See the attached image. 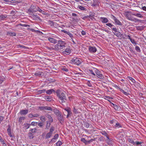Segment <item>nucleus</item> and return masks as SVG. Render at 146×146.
Listing matches in <instances>:
<instances>
[{
    "mask_svg": "<svg viewBox=\"0 0 146 146\" xmlns=\"http://www.w3.org/2000/svg\"><path fill=\"white\" fill-rule=\"evenodd\" d=\"M100 133L106 137L108 135L105 131H102L100 132Z\"/></svg>",
    "mask_w": 146,
    "mask_h": 146,
    "instance_id": "obj_30",
    "label": "nucleus"
},
{
    "mask_svg": "<svg viewBox=\"0 0 146 146\" xmlns=\"http://www.w3.org/2000/svg\"><path fill=\"white\" fill-rule=\"evenodd\" d=\"M5 80V78L4 77L0 76V84H2Z\"/></svg>",
    "mask_w": 146,
    "mask_h": 146,
    "instance_id": "obj_43",
    "label": "nucleus"
},
{
    "mask_svg": "<svg viewBox=\"0 0 146 146\" xmlns=\"http://www.w3.org/2000/svg\"><path fill=\"white\" fill-rule=\"evenodd\" d=\"M135 50L137 52H140L141 50L140 48L137 46H136L135 47Z\"/></svg>",
    "mask_w": 146,
    "mask_h": 146,
    "instance_id": "obj_46",
    "label": "nucleus"
},
{
    "mask_svg": "<svg viewBox=\"0 0 146 146\" xmlns=\"http://www.w3.org/2000/svg\"><path fill=\"white\" fill-rule=\"evenodd\" d=\"M84 126L85 127L87 128H88L89 127L90 125L89 123L86 122H84Z\"/></svg>",
    "mask_w": 146,
    "mask_h": 146,
    "instance_id": "obj_42",
    "label": "nucleus"
},
{
    "mask_svg": "<svg viewBox=\"0 0 146 146\" xmlns=\"http://www.w3.org/2000/svg\"><path fill=\"white\" fill-rule=\"evenodd\" d=\"M7 17V15H0V21L2 20H3L5 18H6Z\"/></svg>",
    "mask_w": 146,
    "mask_h": 146,
    "instance_id": "obj_24",
    "label": "nucleus"
},
{
    "mask_svg": "<svg viewBox=\"0 0 146 146\" xmlns=\"http://www.w3.org/2000/svg\"><path fill=\"white\" fill-rule=\"evenodd\" d=\"M130 41L133 44L136 45L137 44V43L134 40V39H130Z\"/></svg>",
    "mask_w": 146,
    "mask_h": 146,
    "instance_id": "obj_49",
    "label": "nucleus"
},
{
    "mask_svg": "<svg viewBox=\"0 0 146 146\" xmlns=\"http://www.w3.org/2000/svg\"><path fill=\"white\" fill-rule=\"evenodd\" d=\"M59 137V135L58 134H56L54 136V138L52 139L51 141H53L54 139H57Z\"/></svg>",
    "mask_w": 146,
    "mask_h": 146,
    "instance_id": "obj_36",
    "label": "nucleus"
},
{
    "mask_svg": "<svg viewBox=\"0 0 146 146\" xmlns=\"http://www.w3.org/2000/svg\"><path fill=\"white\" fill-rule=\"evenodd\" d=\"M94 69H96L95 68H93L92 70L89 69V71L90 72V73L91 74L93 75L94 76H96L95 73L96 70H94Z\"/></svg>",
    "mask_w": 146,
    "mask_h": 146,
    "instance_id": "obj_20",
    "label": "nucleus"
},
{
    "mask_svg": "<svg viewBox=\"0 0 146 146\" xmlns=\"http://www.w3.org/2000/svg\"><path fill=\"white\" fill-rule=\"evenodd\" d=\"M45 110L51 111H52V108L49 106H45Z\"/></svg>",
    "mask_w": 146,
    "mask_h": 146,
    "instance_id": "obj_53",
    "label": "nucleus"
},
{
    "mask_svg": "<svg viewBox=\"0 0 146 146\" xmlns=\"http://www.w3.org/2000/svg\"><path fill=\"white\" fill-rule=\"evenodd\" d=\"M45 92H46V90L44 89L43 90H40L38 91V92L40 94L44 93Z\"/></svg>",
    "mask_w": 146,
    "mask_h": 146,
    "instance_id": "obj_48",
    "label": "nucleus"
},
{
    "mask_svg": "<svg viewBox=\"0 0 146 146\" xmlns=\"http://www.w3.org/2000/svg\"><path fill=\"white\" fill-rule=\"evenodd\" d=\"M89 52L92 53H94L97 51V49L94 46H89L88 48Z\"/></svg>",
    "mask_w": 146,
    "mask_h": 146,
    "instance_id": "obj_10",
    "label": "nucleus"
},
{
    "mask_svg": "<svg viewBox=\"0 0 146 146\" xmlns=\"http://www.w3.org/2000/svg\"><path fill=\"white\" fill-rule=\"evenodd\" d=\"M44 98L45 100L51 102L53 100V98L51 96H44Z\"/></svg>",
    "mask_w": 146,
    "mask_h": 146,
    "instance_id": "obj_15",
    "label": "nucleus"
},
{
    "mask_svg": "<svg viewBox=\"0 0 146 146\" xmlns=\"http://www.w3.org/2000/svg\"><path fill=\"white\" fill-rule=\"evenodd\" d=\"M56 93L59 100L66 99V98L65 94L62 92H61L60 90H57L56 91Z\"/></svg>",
    "mask_w": 146,
    "mask_h": 146,
    "instance_id": "obj_2",
    "label": "nucleus"
},
{
    "mask_svg": "<svg viewBox=\"0 0 146 146\" xmlns=\"http://www.w3.org/2000/svg\"><path fill=\"white\" fill-rule=\"evenodd\" d=\"M114 126L117 128H121L122 127V126L121 124L118 122L116 123Z\"/></svg>",
    "mask_w": 146,
    "mask_h": 146,
    "instance_id": "obj_29",
    "label": "nucleus"
},
{
    "mask_svg": "<svg viewBox=\"0 0 146 146\" xmlns=\"http://www.w3.org/2000/svg\"><path fill=\"white\" fill-rule=\"evenodd\" d=\"M51 125V123H49V121H46V129H48Z\"/></svg>",
    "mask_w": 146,
    "mask_h": 146,
    "instance_id": "obj_40",
    "label": "nucleus"
},
{
    "mask_svg": "<svg viewBox=\"0 0 146 146\" xmlns=\"http://www.w3.org/2000/svg\"><path fill=\"white\" fill-rule=\"evenodd\" d=\"M42 72L40 71H37L35 73V75L36 76H40L42 74Z\"/></svg>",
    "mask_w": 146,
    "mask_h": 146,
    "instance_id": "obj_33",
    "label": "nucleus"
},
{
    "mask_svg": "<svg viewBox=\"0 0 146 146\" xmlns=\"http://www.w3.org/2000/svg\"><path fill=\"white\" fill-rule=\"evenodd\" d=\"M119 90L122 93L124 94L126 96H128L129 94L127 92H125L124 90L121 88L119 89Z\"/></svg>",
    "mask_w": 146,
    "mask_h": 146,
    "instance_id": "obj_31",
    "label": "nucleus"
},
{
    "mask_svg": "<svg viewBox=\"0 0 146 146\" xmlns=\"http://www.w3.org/2000/svg\"><path fill=\"white\" fill-rule=\"evenodd\" d=\"M40 13L44 15H46L47 14V13H46L45 11H43V10L42 11H41Z\"/></svg>",
    "mask_w": 146,
    "mask_h": 146,
    "instance_id": "obj_62",
    "label": "nucleus"
},
{
    "mask_svg": "<svg viewBox=\"0 0 146 146\" xmlns=\"http://www.w3.org/2000/svg\"><path fill=\"white\" fill-rule=\"evenodd\" d=\"M38 125L41 128H42L43 126V124L42 123L40 122L38 123Z\"/></svg>",
    "mask_w": 146,
    "mask_h": 146,
    "instance_id": "obj_57",
    "label": "nucleus"
},
{
    "mask_svg": "<svg viewBox=\"0 0 146 146\" xmlns=\"http://www.w3.org/2000/svg\"><path fill=\"white\" fill-rule=\"evenodd\" d=\"M111 18L114 21L116 25H121V23L117 18L113 15H111Z\"/></svg>",
    "mask_w": 146,
    "mask_h": 146,
    "instance_id": "obj_8",
    "label": "nucleus"
},
{
    "mask_svg": "<svg viewBox=\"0 0 146 146\" xmlns=\"http://www.w3.org/2000/svg\"><path fill=\"white\" fill-rule=\"evenodd\" d=\"M28 110H20V113L21 115H26L28 113Z\"/></svg>",
    "mask_w": 146,
    "mask_h": 146,
    "instance_id": "obj_16",
    "label": "nucleus"
},
{
    "mask_svg": "<svg viewBox=\"0 0 146 146\" xmlns=\"http://www.w3.org/2000/svg\"><path fill=\"white\" fill-rule=\"evenodd\" d=\"M78 8L80 10L82 11H86V8L80 5H78Z\"/></svg>",
    "mask_w": 146,
    "mask_h": 146,
    "instance_id": "obj_32",
    "label": "nucleus"
},
{
    "mask_svg": "<svg viewBox=\"0 0 146 146\" xmlns=\"http://www.w3.org/2000/svg\"><path fill=\"white\" fill-rule=\"evenodd\" d=\"M100 20L103 23H106L109 22L108 19L105 17H101Z\"/></svg>",
    "mask_w": 146,
    "mask_h": 146,
    "instance_id": "obj_11",
    "label": "nucleus"
},
{
    "mask_svg": "<svg viewBox=\"0 0 146 146\" xmlns=\"http://www.w3.org/2000/svg\"><path fill=\"white\" fill-rule=\"evenodd\" d=\"M31 124L28 123H25L24 124V127L26 129H27L29 128Z\"/></svg>",
    "mask_w": 146,
    "mask_h": 146,
    "instance_id": "obj_35",
    "label": "nucleus"
},
{
    "mask_svg": "<svg viewBox=\"0 0 146 146\" xmlns=\"http://www.w3.org/2000/svg\"><path fill=\"white\" fill-rule=\"evenodd\" d=\"M70 62L72 64L78 65L81 64V60L78 58H75L71 60Z\"/></svg>",
    "mask_w": 146,
    "mask_h": 146,
    "instance_id": "obj_4",
    "label": "nucleus"
},
{
    "mask_svg": "<svg viewBox=\"0 0 146 146\" xmlns=\"http://www.w3.org/2000/svg\"><path fill=\"white\" fill-rule=\"evenodd\" d=\"M25 119V117H21L19 119V122L21 123L23 120H24Z\"/></svg>",
    "mask_w": 146,
    "mask_h": 146,
    "instance_id": "obj_45",
    "label": "nucleus"
},
{
    "mask_svg": "<svg viewBox=\"0 0 146 146\" xmlns=\"http://www.w3.org/2000/svg\"><path fill=\"white\" fill-rule=\"evenodd\" d=\"M37 7L36 6L31 5L28 10V13H33L37 11Z\"/></svg>",
    "mask_w": 146,
    "mask_h": 146,
    "instance_id": "obj_5",
    "label": "nucleus"
},
{
    "mask_svg": "<svg viewBox=\"0 0 146 146\" xmlns=\"http://www.w3.org/2000/svg\"><path fill=\"white\" fill-rule=\"evenodd\" d=\"M106 26L109 27H110L111 28H111H113V27H115L114 26L110 23H106Z\"/></svg>",
    "mask_w": 146,
    "mask_h": 146,
    "instance_id": "obj_39",
    "label": "nucleus"
},
{
    "mask_svg": "<svg viewBox=\"0 0 146 146\" xmlns=\"http://www.w3.org/2000/svg\"><path fill=\"white\" fill-rule=\"evenodd\" d=\"M136 29L137 30L141 31L143 29V27L142 26H138L136 27Z\"/></svg>",
    "mask_w": 146,
    "mask_h": 146,
    "instance_id": "obj_44",
    "label": "nucleus"
},
{
    "mask_svg": "<svg viewBox=\"0 0 146 146\" xmlns=\"http://www.w3.org/2000/svg\"><path fill=\"white\" fill-rule=\"evenodd\" d=\"M7 34L8 35L12 36H15L16 35V34L15 33H12L9 32H7Z\"/></svg>",
    "mask_w": 146,
    "mask_h": 146,
    "instance_id": "obj_28",
    "label": "nucleus"
},
{
    "mask_svg": "<svg viewBox=\"0 0 146 146\" xmlns=\"http://www.w3.org/2000/svg\"><path fill=\"white\" fill-rule=\"evenodd\" d=\"M129 78L130 80H131V82H133V83H135V80L132 78L129 77Z\"/></svg>",
    "mask_w": 146,
    "mask_h": 146,
    "instance_id": "obj_58",
    "label": "nucleus"
},
{
    "mask_svg": "<svg viewBox=\"0 0 146 146\" xmlns=\"http://www.w3.org/2000/svg\"><path fill=\"white\" fill-rule=\"evenodd\" d=\"M53 111L54 113L56 114V115H58L60 113V112L59 110L57 109H54L53 110Z\"/></svg>",
    "mask_w": 146,
    "mask_h": 146,
    "instance_id": "obj_34",
    "label": "nucleus"
},
{
    "mask_svg": "<svg viewBox=\"0 0 146 146\" xmlns=\"http://www.w3.org/2000/svg\"><path fill=\"white\" fill-rule=\"evenodd\" d=\"M141 9H142L143 11H146V6H144L143 7H142V8H141Z\"/></svg>",
    "mask_w": 146,
    "mask_h": 146,
    "instance_id": "obj_64",
    "label": "nucleus"
},
{
    "mask_svg": "<svg viewBox=\"0 0 146 146\" xmlns=\"http://www.w3.org/2000/svg\"><path fill=\"white\" fill-rule=\"evenodd\" d=\"M73 112L75 114H77L78 113V112L77 111V109L75 107H74L73 108Z\"/></svg>",
    "mask_w": 146,
    "mask_h": 146,
    "instance_id": "obj_50",
    "label": "nucleus"
},
{
    "mask_svg": "<svg viewBox=\"0 0 146 146\" xmlns=\"http://www.w3.org/2000/svg\"><path fill=\"white\" fill-rule=\"evenodd\" d=\"M48 39L50 42L52 43L55 44L57 42V40L53 38L49 37L48 38Z\"/></svg>",
    "mask_w": 146,
    "mask_h": 146,
    "instance_id": "obj_18",
    "label": "nucleus"
},
{
    "mask_svg": "<svg viewBox=\"0 0 146 146\" xmlns=\"http://www.w3.org/2000/svg\"><path fill=\"white\" fill-rule=\"evenodd\" d=\"M36 9H37V11H39L40 13L41 11H42V10L38 7H37Z\"/></svg>",
    "mask_w": 146,
    "mask_h": 146,
    "instance_id": "obj_61",
    "label": "nucleus"
},
{
    "mask_svg": "<svg viewBox=\"0 0 146 146\" xmlns=\"http://www.w3.org/2000/svg\"><path fill=\"white\" fill-rule=\"evenodd\" d=\"M104 98L105 100H107L110 103H111V101L110 100L111 99H113V98L112 97L107 96H104Z\"/></svg>",
    "mask_w": 146,
    "mask_h": 146,
    "instance_id": "obj_22",
    "label": "nucleus"
},
{
    "mask_svg": "<svg viewBox=\"0 0 146 146\" xmlns=\"http://www.w3.org/2000/svg\"><path fill=\"white\" fill-rule=\"evenodd\" d=\"M62 70L63 71H64L66 72L68 71V69L66 68L65 67H63L61 68Z\"/></svg>",
    "mask_w": 146,
    "mask_h": 146,
    "instance_id": "obj_51",
    "label": "nucleus"
},
{
    "mask_svg": "<svg viewBox=\"0 0 146 146\" xmlns=\"http://www.w3.org/2000/svg\"><path fill=\"white\" fill-rule=\"evenodd\" d=\"M94 70H96L95 74L96 76L98 78L100 79H104V77L103 75L102 74L100 71L97 69H94Z\"/></svg>",
    "mask_w": 146,
    "mask_h": 146,
    "instance_id": "obj_6",
    "label": "nucleus"
},
{
    "mask_svg": "<svg viewBox=\"0 0 146 146\" xmlns=\"http://www.w3.org/2000/svg\"><path fill=\"white\" fill-rule=\"evenodd\" d=\"M112 104L113 105L115 109L116 110L118 109V107L117 105L113 103H112Z\"/></svg>",
    "mask_w": 146,
    "mask_h": 146,
    "instance_id": "obj_59",
    "label": "nucleus"
},
{
    "mask_svg": "<svg viewBox=\"0 0 146 146\" xmlns=\"http://www.w3.org/2000/svg\"><path fill=\"white\" fill-rule=\"evenodd\" d=\"M81 141L85 144L88 143V141H86L84 138H82L81 139Z\"/></svg>",
    "mask_w": 146,
    "mask_h": 146,
    "instance_id": "obj_47",
    "label": "nucleus"
},
{
    "mask_svg": "<svg viewBox=\"0 0 146 146\" xmlns=\"http://www.w3.org/2000/svg\"><path fill=\"white\" fill-rule=\"evenodd\" d=\"M66 44L64 41L61 40H59L58 41L57 44L54 46V47L52 48L53 50L56 51H60L61 49L64 48Z\"/></svg>",
    "mask_w": 146,
    "mask_h": 146,
    "instance_id": "obj_1",
    "label": "nucleus"
},
{
    "mask_svg": "<svg viewBox=\"0 0 146 146\" xmlns=\"http://www.w3.org/2000/svg\"><path fill=\"white\" fill-rule=\"evenodd\" d=\"M132 13L129 12H127L125 13V15L126 18L129 20L132 21H138V19L136 18L132 17L131 15Z\"/></svg>",
    "mask_w": 146,
    "mask_h": 146,
    "instance_id": "obj_3",
    "label": "nucleus"
},
{
    "mask_svg": "<svg viewBox=\"0 0 146 146\" xmlns=\"http://www.w3.org/2000/svg\"><path fill=\"white\" fill-rule=\"evenodd\" d=\"M54 130V127H52L50 129V131L46 134L45 136V138L47 139L50 138Z\"/></svg>",
    "mask_w": 146,
    "mask_h": 146,
    "instance_id": "obj_7",
    "label": "nucleus"
},
{
    "mask_svg": "<svg viewBox=\"0 0 146 146\" xmlns=\"http://www.w3.org/2000/svg\"><path fill=\"white\" fill-rule=\"evenodd\" d=\"M62 144V142L60 141H58L56 143V146H60Z\"/></svg>",
    "mask_w": 146,
    "mask_h": 146,
    "instance_id": "obj_55",
    "label": "nucleus"
},
{
    "mask_svg": "<svg viewBox=\"0 0 146 146\" xmlns=\"http://www.w3.org/2000/svg\"><path fill=\"white\" fill-rule=\"evenodd\" d=\"M127 140L130 143L133 145L135 144V142L132 138H128Z\"/></svg>",
    "mask_w": 146,
    "mask_h": 146,
    "instance_id": "obj_38",
    "label": "nucleus"
},
{
    "mask_svg": "<svg viewBox=\"0 0 146 146\" xmlns=\"http://www.w3.org/2000/svg\"><path fill=\"white\" fill-rule=\"evenodd\" d=\"M60 100L61 101V102H60L61 104H62V105H64V104L65 102V100H66V99H62Z\"/></svg>",
    "mask_w": 146,
    "mask_h": 146,
    "instance_id": "obj_54",
    "label": "nucleus"
},
{
    "mask_svg": "<svg viewBox=\"0 0 146 146\" xmlns=\"http://www.w3.org/2000/svg\"><path fill=\"white\" fill-rule=\"evenodd\" d=\"M64 110L67 111L68 115H71L72 114L71 109L70 108H64Z\"/></svg>",
    "mask_w": 146,
    "mask_h": 146,
    "instance_id": "obj_23",
    "label": "nucleus"
},
{
    "mask_svg": "<svg viewBox=\"0 0 146 146\" xmlns=\"http://www.w3.org/2000/svg\"><path fill=\"white\" fill-rule=\"evenodd\" d=\"M53 92L56 93V92L52 89L48 90L46 91V94L48 95L51 94Z\"/></svg>",
    "mask_w": 146,
    "mask_h": 146,
    "instance_id": "obj_17",
    "label": "nucleus"
},
{
    "mask_svg": "<svg viewBox=\"0 0 146 146\" xmlns=\"http://www.w3.org/2000/svg\"><path fill=\"white\" fill-rule=\"evenodd\" d=\"M36 128H35L34 129H31L30 131H31L32 132V133H34L36 132Z\"/></svg>",
    "mask_w": 146,
    "mask_h": 146,
    "instance_id": "obj_52",
    "label": "nucleus"
},
{
    "mask_svg": "<svg viewBox=\"0 0 146 146\" xmlns=\"http://www.w3.org/2000/svg\"><path fill=\"white\" fill-rule=\"evenodd\" d=\"M34 117H38L39 116V114L38 113H36L33 114Z\"/></svg>",
    "mask_w": 146,
    "mask_h": 146,
    "instance_id": "obj_60",
    "label": "nucleus"
},
{
    "mask_svg": "<svg viewBox=\"0 0 146 146\" xmlns=\"http://www.w3.org/2000/svg\"><path fill=\"white\" fill-rule=\"evenodd\" d=\"M7 3H15L17 2L16 0H4Z\"/></svg>",
    "mask_w": 146,
    "mask_h": 146,
    "instance_id": "obj_37",
    "label": "nucleus"
},
{
    "mask_svg": "<svg viewBox=\"0 0 146 146\" xmlns=\"http://www.w3.org/2000/svg\"><path fill=\"white\" fill-rule=\"evenodd\" d=\"M131 14L139 18H142L143 17V16L142 15L140 14L139 13H131Z\"/></svg>",
    "mask_w": 146,
    "mask_h": 146,
    "instance_id": "obj_21",
    "label": "nucleus"
},
{
    "mask_svg": "<svg viewBox=\"0 0 146 146\" xmlns=\"http://www.w3.org/2000/svg\"><path fill=\"white\" fill-rule=\"evenodd\" d=\"M56 116L58 117V119L60 123H61L63 121L64 119L63 116L60 113L58 114V115H57Z\"/></svg>",
    "mask_w": 146,
    "mask_h": 146,
    "instance_id": "obj_14",
    "label": "nucleus"
},
{
    "mask_svg": "<svg viewBox=\"0 0 146 146\" xmlns=\"http://www.w3.org/2000/svg\"><path fill=\"white\" fill-rule=\"evenodd\" d=\"M19 25L23 27H29L30 25H26V24H19Z\"/></svg>",
    "mask_w": 146,
    "mask_h": 146,
    "instance_id": "obj_56",
    "label": "nucleus"
},
{
    "mask_svg": "<svg viewBox=\"0 0 146 146\" xmlns=\"http://www.w3.org/2000/svg\"><path fill=\"white\" fill-rule=\"evenodd\" d=\"M135 144L136 145H138L140 144H141L142 143V142H139V141H136L135 142Z\"/></svg>",
    "mask_w": 146,
    "mask_h": 146,
    "instance_id": "obj_63",
    "label": "nucleus"
},
{
    "mask_svg": "<svg viewBox=\"0 0 146 146\" xmlns=\"http://www.w3.org/2000/svg\"><path fill=\"white\" fill-rule=\"evenodd\" d=\"M61 32L67 34L69 36L71 39H72L74 38L73 34L70 33L69 31H67L66 30H61Z\"/></svg>",
    "mask_w": 146,
    "mask_h": 146,
    "instance_id": "obj_13",
    "label": "nucleus"
},
{
    "mask_svg": "<svg viewBox=\"0 0 146 146\" xmlns=\"http://www.w3.org/2000/svg\"><path fill=\"white\" fill-rule=\"evenodd\" d=\"M40 119L43 122L45 121L46 120V118L45 116L42 115L40 117Z\"/></svg>",
    "mask_w": 146,
    "mask_h": 146,
    "instance_id": "obj_27",
    "label": "nucleus"
},
{
    "mask_svg": "<svg viewBox=\"0 0 146 146\" xmlns=\"http://www.w3.org/2000/svg\"><path fill=\"white\" fill-rule=\"evenodd\" d=\"M95 15V13L94 12H90L89 13V17L92 19L94 18V17Z\"/></svg>",
    "mask_w": 146,
    "mask_h": 146,
    "instance_id": "obj_26",
    "label": "nucleus"
},
{
    "mask_svg": "<svg viewBox=\"0 0 146 146\" xmlns=\"http://www.w3.org/2000/svg\"><path fill=\"white\" fill-rule=\"evenodd\" d=\"M62 52L64 54H68L71 52V49L69 47H67L65 50L63 51Z\"/></svg>",
    "mask_w": 146,
    "mask_h": 146,
    "instance_id": "obj_12",
    "label": "nucleus"
},
{
    "mask_svg": "<svg viewBox=\"0 0 146 146\" xmlns=\"http://www.w3.org/2000/svg\"><path fill=\"white\" fill-rule=\"evenodd\" d=\"M46 116L48 118L49 120V121H49V123H51L53 121V119L50 115L48 114H46Z\"/></svg>",
    "mask_w": 146,
    "mask_h": 146,
    "instance_id": "obj_19",
    "label": "nucleus"
},
{
    "mask_svg": "<svg viewBox=\"0 0 146 146\" xmlns=\"http://www.w3.org/2000/svg\"><path fill=\"white\" fill-rule=\"evenodd\" d=\"M111 29L115 32L114 33L113 32L114 34L117 37H119V36H121L122 35V34H120V32L118 31V29L115 27H113L111 28Z\"/></svg>",
    "mask_w": 146,
    "mask_h": 146,
    "instance_id": "obj_9",
    "label": "nucleus"
},
{
    "mask_svg": "<svg viewBox=\"0 0 146 146\" xmlns=\"http://www.w3.org/2000/svg\"><path fill=\"white\" fill-rule=\"evenodd\" d=\"M7 131L9 136L11 137H12V135L11 132V128L10 126H9L8 129H7Z\"/></svg>",
    "mask_w": 146,
    "mask_h": 146,
    "instance_id": "obj_25",
    "label": "nucleus"
},
{
    "mask_svg": "<svg viewBox=\"0 0 146 146\" xmlns=\"http://www.w3.org/2000/svg\"><path fill=\"white\" fill-rule=\"evenodd\" d=\"M28 135L30 139H32L34 138L33 134L31 132H29V133Z\"/></svg>",
    "mask_w": 146,
    "mask_h": 146,
    "instance_id": "obj_41",
    "label": "nucleus"
}]
</instances>
